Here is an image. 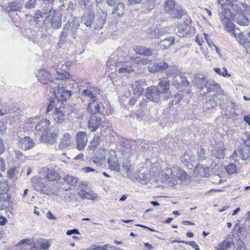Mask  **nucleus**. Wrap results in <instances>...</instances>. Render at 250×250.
Returning a JSON list of instances; mask_svg holds the SVG:
<instances>
[{"mask_svg":"<svg viewBox=\"0 0 250 250\" xmlns=\"http://www.w3.org/2000/svg\"><path fill=\"white\" fill-rule=\"evenodd\" d=\"M54 88V95L57 100V103L56 104L55 111L52 115L54 122L57 124H61L65 120L66 110L64 107L62 105L63 101H66L71 95V91L70 90H64L62 86L60 89V85L57 86V89Z\"/></svg>","mask_w":250,"mask_h":250,"instance_id":"nucleus-1","label":"nucleus"},{"mask_svg":"<svg viewBox=\"0 0 250 250\" xmlns=\"http://www.w3.org/2000/svg\"><path fill=\"white\" fill-rule=\"evenodd\" d=\"M169 81L164 80L159 82L158 86H151L147 88L146 93L147 99L154 102H158L162 94H165L164 98H167L170 93L169 90Z\"/></svg>","mask_w":250,"mask_h":250,"instance_id":"nucleus-2","label":"nucleus"},{"mask_svg":"<svg viewBox=\"0 0 250 250\" xmlns=\"http://www.w3.org/2000/svg\"><path fill=\"white\" fill-rule=\"evenodd\" d=\"M57 73L58 74L55 78V80L58 81V83H54V79L51 77V74L48 71L43 69L41 70L39 72L38 79L42 83H46L48 82H50V88L53 89V90H54L53 87L55 86V89H57L59 84L60 85V89L62 88L61 87L62 86L63 89H64L63 85V81L69 78V74L66 71H63L62 73L57 71ZM53 93H54V91H53Z\"/></svg>","mask_w":250,"mask_h":250,"instance_id":"nucleus-3","label":"nucleus"},{"mask_svg":"<svg viewBox=\"0 0 250 250\" xmlns=\"http://www.w3.org/2000/svg\"><path fill=\"white\" fill-rule=\"evenodd\" d=\"M80 24L75 22H67L64 25L60 34L58 44L62 45L66 42L71 43L76 38Z\"/></svg>","mask_w":250,"mask_h":250,"instance_id":"nucleus-4","label":"nucleus"},{"mask_svg":"<svg viewBox=\"0 0 250 250\" xmlns=\"http://www.w3.org/2000/svg\"><path fill=\"white\" fill-rule=\"evenodd\" d=\"M50 125V122L47 119H42L36 125L35 127V133L36 135L40 136V140L44 142H49L54 140L56 135L54 136L50 137V135L47 133L49 126Z\"/></svg>","mask_w":250,"mask_h":250,"instance_id":"nucleus-5","label":"nucleus"},{"mask_svg":"<svg viewBox=\"0 0 250 250\" xmlns=\"http://www.w3.org/2000/svg\"><path fill=\"white\" fill-rule=\"evenodd\" d=\"M107 12L101 8L97 10L96 15L94 18L93 26L95 29H102L107 18Z\"/></svg>","mask_w":250,"mask_h":250,"instance_id":"nucleus-6","label":"nucleus"},{"mask_svg":"<svg viewBox=\"0 0 250 250\" xmlns=\"http://www.w3.org/2000/svg\"><path fill=\"white\" fill-rule=\"evenodd\" d=\"M171 168L166 167L161 172L162 179L166 182L170 186L172 187L177 185L178 180L175 174Z\"/></svg>","mask_w":250,"mask_h":250,"instance_id":"nucleus-7","label":"nucleus"},{"mask_svg":"<svg viewBox=\"0 0 250 250\" xmlns=\"http://www.w3.org/2000/svg\"><path fill=\"white\" fill-rule=\"evenodd\" d=\"M121 146V150L124 156H130L136 151V145L133 141L126 140L122 144Z\"/></svg>","mask_w":250,"mask_h":250,"instance_id":"nucleus-8","label":"nucleus"},{"mask_svg":"<svg viewBox=\"0 0 250 250\" xmlns=\"http://www.w3.org/2000/svg\"><path fill=\"white\" fill-rule=\"evenodd\" d=\"M133 58L130 61H120L115 62V65L119 68V73L121 74L130 73L133 71L132 63Z\"/></svg>","mask_w":250,"mask_h":250,"instance_id":"nucleus-9","label":"nucleus"},{"mask_svg":"<svg viewBox=\"0 0 250 250\" xmlns=\"http://www.w3.org/2000/svg\"><path fill=\"white\" fill-rule=\"evenodd\" d=\"M205 88H206V91H205L203 90V94L204 95H206L208 93L211 92H215L216 96L222 95L224 93V91L223 89L221 88L220 85L213 81H208Z\"/></svg>","mask_w":250,"mask_h":250,"instance_id":"nucleus-10","label":"nucleus"},{"mask_svg":"<svg viewBox=\"0 0 250 250\" xmlns=\"http://www.w3.org/2000/svg\"><path fill=\"white\" fill-rule=\"evenodd\" d=\"M76 147L78 149H83L88 142L87 136L85 132L79 131L76 134Z\"/></svg>","mask_w":250,"mask_h":250,"instance_id":"nucleus-11","label":"nucleus"},{"mask_svg":"<svg viewBox=\"0 0 250 250\" xmlns=\"http://www.w3.org/2000/svg\"><path fill=\"white\" fill-rule=\"evenodd\" d=\"M94 114H92L91 117L88 123V126L91 131H95L99 126L102 124V119L98 116L95 111H93Z\"/></svg>","mask_w":250,"mask_h":250,"instance_id":"nucleus-12","label":"nucleus"},{"mask_svg":"<svg viewBox=\"0 0 250 250\" xmlns=\"http://www.w3.org/2000/svg\"><path fill=\"white\" fill-rule=\"evenodd\" d=\"M32 186L34 189L41 193H44L45 188L46 180L41 177L33 178L31 181Z\"/></svg>","mask_w":250,"mask_h":250,"instance_id":"nucleus-13","label":"nucleus"},{"mask_svg":"<svg viewBox=\"0 0 250 250\" xmlns=\"http://www.w3.org/2000/svg\"><path fill=\"white\" fill-rule=\"evenodd\" d=\"M212 155L218 159H222L225 155L224 144L220 142L214 145L211 150Z\"/></svg>","mask_w":250,"mask_h":250,"instance_id":"nucleus-14","label":"nucleus"},{"mask_svg":"<svg viewBox=\"0 0 250 250\" xmlns=\"http://www.w3.org/2000/svg\"><path fill=\"white\" fill-rule=\"evenodd\" d=\"M166 33L164 27L161 25L152 26L148 29V35L150 38H158Z\"/></svg>","mask_w":250,"mask_h":250,"instance_id":"nucleus-15","label":"nucleus"},{"mask_svg":"<svg viewBox=\"0 0 250 250\" xmlns=\"http://www.w3.org/2000/svg\"><path fill=\"white\" fill-rule=\"evenodd\" d=\"M174 173L176 174L177 179L184 181L187 183H189L191 181V176L186 171L179 167H173Z\"/></svg>","mask_w":250,"mask_h":250,"instance_id":"nucleus-16","label":"nucleus"},{"mask_svg":"<svg viewBox=\"0 0 250 250\" xmlns=\"http://www.w3.org/2000/svg\"><path fill=\"white\" fill-rule=\"evenodd\" d=\"M106 150L100 149L95 151L92 158V161L97 165H101L105 160Z\"/></svg>","mask_w":250,"mask_h":250,"instance_id":"nucleus-17","label":"nucleus"},{"mask_svg":"<svg viewBox=\"0 0 250 250\" xmlns=\"http://www.w3.org/2000/svg\"><path fill=\"white\" fill-rule=\"evenodd\" d=\"M145 85V81L139 80L132 83V88L133 93L136 97L141 95L144 91V86Z\"/></svg>","mask_w":250,"mask_h":250,"instance_id":"nucleus-18","label":"nucleus"},{"mask_svg":"<svg viewBox=\"0 0 250 250\" xmlns=\"http://www.w3.org/2000/svg\"><path fill=\"white\" fill-rule=\"evenodd\" d=\"M168 64L162 62L158 63H152L149 64L148 71L151 73H155L159 71H162L167 68Z\"/></svg>","mask_w":250,"mask_h":250,"instance_id":"nucleus-19","label":"nucleus"},{"mask_svg":"<svg viewBox=\"0 0 250 250\" xmlns=\"http://www.w3.org/2000/svg\"><path fill=\"white\" fill-rule=\"evenodd\" d=\"M72 143L73 138L72 136L69 133H65L61 139L59 147L61 149H64L70 146Z\"/></svg>","mask_w":250,"mask_h":250,"instance_id":"nucleus-20","label":"nucleus"},{"mask_svg":"<svg viewBox=\"0 0 250 250\" xmlns=\"http://www.w3.org/2000/svg\"><path fill=\"white\" fill-rule=\"evenodd\" d=\"M47 11H49V13L50 15L52 13L51 9H49ZM48 17V11L42 12L38 10L36 11L34 15V21L37 24H39L40 22L43 21V19H46Z\"/></svg>","mask_w":250,"mask_h":250,"instance_id":"nucleus-21","label":"nucleus"},{"mask_svg":"<svg viewBox=\"0 0 250 250\" xmlns=\"http://www.w3.org/2000/svg\"><path fill=\"white\" fill-rule=\"evenodd\" d=\"M7 4L6 10L8 12L20 11L22 6V3L19 0L9 2Z\"/></svg>","mask_w":250,"mask_h":250,"instance_id":"nucleus-22","label":"nucleus"},{"mask_svg":"<svg viewBox=\"0 0 250 250\" xmlns=\"http://www.w3.org/2000/svg\"><path fill=\"white\" fill-rule=\"evenodd\" d=\"M94 12L92 11L86 12L82 17V23L84 24L87 27L91 26L93 23Z\"/></svg>","mask_w":250,"mask_h":250,"instance_id":"nucleus-23","label":"nucleus"},{"mask_svg":"<svg viewBox=\"0 0 250 250\" xmlns=\"http://www.w3.org/2000/svg\"><path fill=\"white\" fill-rule=\"evenodd\" d=\"M194 82L200 91L204 90L206 84L208 82L207 79L202 74H198L194 79Z\"/></svg>","mask_w":250,"mask_h":250,"instance_id":"nucleus-24","label":"nucleus"},{"mask_svg":"<svg viewBox=\"0 0 250 250\" xmlns=\"http://www.w3.org/2000/svg\"><path fill=\"white\" fill-rule=\"evenodd\" d=\"M232 8V9L236 12L238 13L241 14L242 15L245 12L248 10L249 8V6L244 3H234L232 1L231 2V4L230 6Z\"/></svg>","mask_w":250,"mask_h":250,"instance_id":"nucleus-25","label":"nucleus"},{"mask_svg":"<svg viewBox=\"0 0 250 250\" xmlns=\"http://www.w3.org/2000/svg\"><path fill=\"white\" fill-rule=\"evenodd\" d=\"M233 244L232 238L230 236L228 235L226 239L218 244L216 249L217 250H227Z\"/></svg>","mask_w":250,"mask_h":250,"instance_id":"nucleus-26","label":"nucleus"},{"mask_svg":"<svg viewBox=\"0 0 250 250\" xmlns=\"http://www.w3.org/2000/svg\"><path fill=\"white\" fill-rule=\"evenodd\" d=\"M21 146L23 150H27L32 148L35 145L34 141L29 137L26 136L21 140Z\"/></svg>","mask_w":250,"mask_h":250,"instance_id":"nucleus-27","label":"nucleus"},{"mask_svg":"<svg viewBox=\"0 0 250 250\" xmlns=\"http://www.w3.org/2000/svg\"><path fill=\"white\" fill-rule=\"evenodd\" d=\"M195 173L203 177H208L209 176V168L208 167H204L203 165H198L195 169Z\"/></svg>","mask_w":250,"mask_h":250,"instance_id":"nucleus-28","label":"nucleus"},{"mask_svg":"<svg viewBox=\"0 0 250 250\" xmlns=\"http://www.w3.org/2000/svg\"><path fill=\"white\" fill-rule=\"evenodd\" d=\"M195 158L193 153L190 151H187L182 155L181 157L182 162L185 165L194 162Z\"/></svg>","mask_w":250,"mask_h":250,"instance_id":"nucleus-29","label":"nucleus"},{"mask_svg":"<svg viewBox=\"0 0 250 250\" xmlns=\"http://www.w3.org/2000/svg\"><path fill=\"white\" fill-rule=\"evenodd\" d=\"M108 164L111 170L116 171H120V167L116 157L110 156L108 160Z\"/></svg>","mask_w":250,"mask_h":250,"instance_id":"nucleus-30","label":"nucleus"},{"mask_svg":"<svg viewBox=\"0 0 250 250\" xmlns=\"http://www.w3.org/2000/svg\"><path fill=\"white\" fill-rule=\"evenodd\" d=\"M175 41L174 38L172 37L167 38L160 42L159 45L163 49H166L170 47Z\"/></svg>","mask_w":250,"mask_h":250,"instance_id":"nucleus-31","label":"nucleus"},{"mask_svg":"<svg viewBox=\"0 0 250 250\" xmlns=\"http://www.w3.org/2000/svg\"><path fill=\"white\" fill-rule=\"evenodd\" d=\"M161 0H143L142 4L144 8L152 10L156 4H158Z\"/></svg>","mask_w":250,"mask_h":250,"instance_id":"nucleus-32","label":"nucleus"},{"mask_svg":"<svg viewBox=\"0 0 250 250\" xmlns=\"http://www.w3.org/2000/svg\"><path fill=\"white\" fill-rule=\"evenodd\" d=\"M46 178L50 182H53L60 179L59 174L55 170L48 169Z\"/></svg>","mask_w":250,"mask_h":250,"instance_id":"nucleus-33","label":"nucleus"},{"mask_svg":"<svg viewBox=\"0 0 250 250\" xmlns=\"http://www.w3.org/2000/svg\"><path fill=\"white\" fill-rule=\"evenodd\" d=\"M138 179L143 184H146L150 180V175L147 172L144 171L142 172L139 170L138 174Z\"/></svg>","mask_w":250,"mask_h":250,"instance_id":"nucleus-34","label":"nucleus"},{"mask_svg":"<svg viewBox=\"0 0 250 250\" xmlns=\"http://www.w3.org/2000/svg\"><path fill=\"white\" fill-rule=\"evenodd\" d=\"M176 33L180 37H183L188 33L189 30L187 26L183 24H180L175 29Z\"/></svg>","mask_w":250,"mask_h":250,"instance_id":"nucleus-35","label":"nucleus"},{"mask_svg":"<svg viewBox=\"0 0 250 250\" xmlns=\"http://www.w3.org/2000/svg\"><path fill=\"white\" fill-rule=\"evenodd\" d=\"M125 6L123 3H119L112 11V14L117 16L118 18L121 17L124 14Z\"/></svg>","mask_w":250,"mask_h":250,"instance_id":"nucleus-36","label":"nucleus"},{"mask_svg":"<svg viewBox=\"0 0 250 250\" xmlns=\"http://www.w3.org/2000/svg\"><path fill=\"white\" fill-rule=\"evenodd\" d=\"M136 54L144 56H150L152 55L151 50L143 46L137 47L135 49Z\"/></svg>","mask_w":250,"mask_h":250,"instance_id":"nucleus-37","label":"nucleus"},{"mask_svg":"<svg viewBox=\"0 0 250 250\" xmlns=\"http://www.w3.org/2000/svg\"><path fill=\"white\" fill-rule=\"evenodd\" d=\"M51 25L54 28L58 29L61 26L62 19L59 16L54 15L51 20Z\"/></svg>","mask_w":250,"mask_h":250,"instance_id":"nucleus-38","label":"nucleus"},{"mask_svg":"<svg viewBox=\"0 0 250 250\" xmlns=\"http://www.w3.org/2000/svg\"><path fill=\"white\" fill-rule=\"evenodd\" d=\"M187 12L180 8L174 9L172 11L171 16L173 18L181 19L182 17L186 15Z\"/></svg>","mask_w":250,"mask_h":250,"instance_id":"nucleus-39","label":"nucleus"},{"mask_svg":"<svg viewBox=\"0 0 250 250\" xmlns=\"http://www.w3.org/2000/svg\"><path fill=\"white\" fill-rule=\"evenodd\" d=\"M79 195L83 199H86L95 200L97 198V196H93L92 193L87 192L83 189H81L79 192Z\"/></svg>","mask_w":250,"mask_h":250,"instance_id":"nucleus-40","label":"nucleus"},{"mask_svg":"<svg viewBox=\"0 0 250 250\" xmlns=\"http://www.w3.org/2000/svg\"><path fill=\"white\" fill-rule=\"evenodd\" d=\"M175 4L174 0H166L164 3L165 11L167 12H172L174 10Z\"/></svg>","mask_w":250,"mask_h":250,"instance_id":"nucleus-41","label":"nucleus"},{"mask_svg":"<svg viewBox=\"0 0 250 250\" xmlns=\"http://www.w3.org/2000/svg\"><path fill=\"white\" fill-rule=\"evenodd\" d=\"M222 23L226 25V29L229 32L234 31L233 27V23L229 18L225 17L222 20Z\"/></svg>","mask_w":250,"mask_h":250,"instance_id":"nucleus-42","label":"nucleus"},{"mask_svg":"<svg viewBox=\"0 0 250 250\" xmlns=\"http://www.w3.org/2000/svg\"><path fill=\"white\" fill-rule=\"evenodd\" d=\"M87 99L89 100V103L87 106V110L88 112L92 113L93 111H94L92 107L93 106H95L96 102H97L96 97L93 95L92 96V97H90Z\"/></svg>","mask_w":250,"mask_h":250,"instance_id":"nucleus-43","label":"nucleus"},{"mask_svg":"<svg viewBox=\"0 0 250 250\" xmlns=\"http://www.w3.org/2000/svg\"><path fill=\"white\" fill-rule=\"evenodd\" d=\"M241 154L242 159L246 160L250 156V146H246L241 149L239 152Z\"/></svg>","mask_w":250,"mask_h":250,"instance_id":"nucleus-44","label":"nucleus"},{"mask_svg":"<svg viewBox=\"0 0 250 250\" xmlns=\"http://www.w3.org/2000/svg\"><path fill=\"white\" fill-rule=\"evenodd\" d=\"M63 180L67 184H70L71 186H75L78 182V178L76 177L67 175L63 178Z\"/></svg>","mask_w":250,"mask_h":250,"instance_id":"nucleus-45","label":"nucleus"},{"mask_svg":"<svg viewBox=\"0 0 250 250\" xmlns=\"http://www.w3.org/2000/svg\"><path fill=\"white\" fill-rule=\"evenodd\" d=\"M214 70L216 73L227 78H229L231 76L230 74L228 73L227 69L226 67H223L222 69L218 68H215Z\"/></svg>","mask_w":250,"mask_h":250,"instance_id":"nucleus-46","label":"nucleus"},{"mask_svg":"<svg viewBox=\"0 0 250 250\" xmlns=\"http://www.w3.org/2000/svg\"><path fill=\"white\" fill-rule=\"evenodd\" d=\"M93 107L95 108V110L94 111L95 112H98L100 113L101 114H104V111H105V108L104 106L102 103L99 102H96V104H95V106H93Z\"/></svg>","mask_w":250,"mask_h":250,"instance_id":"nucleus-47","label":"nucleus"},{"mask_svg":"<svg viewBox=\"0 0 250 250\" xmlns=\"http://www.w3.org/2000/svg\"><path fill=\"white\" fill-rule=\"evenodd\" d=\"M234 21L241 25H248L249 24L248 20L244 17L242 15H240V17L239 18L236 17Z\"/></svg>","mask_w":250,"mask_h":250,"instance_id":"nucleus-48","label":"nucleus"},{"mask_svg":"<svg viewBox=\"0 0 250 250\" xmlns=\"http://www.w3.org/2000/svg\"><path fill=\"white\" fill-rule=\"evenodd\" d=\"M9 190V186L7 181H0V191L6 193Z\"/></svg>","mask_w":250,"mask_h":250,"instance_id":"nucleus-49","label":"nucleus"},{"mask_svg":"<svg viewBox=\"0 0 250 250\" xmlns=\"http://www.w3.org/2000/svg\"><path fill=\"white\" fill-rule=\"evenodd\" d=\"M101 138V134L97 133L94 137L92 142L91 145L93 146H97L100 144Z\"/></svg>","mask_w":250,"mask_h":250,"instance_id":"nucleus-50","label":"nucleus"},{"mask_svg":"<svg viewBox=\"0 0 250 250\" xmlns=\"http://www.w3.org/2000/svg\"><path fill=\"white\" fill-rule=\"evenodd\" d=\"M168 70V72L167 75L169 76H173V77H176V76L177 75V68L176 66H169Z\"/></svg>","mask_w":250,"mask_h":250,"instance_id":"nucleus-51","label":"nucleus"},{"mask_svg":"<svg viewBox=\"0 0 250 250\" xmlns=\"http://www.w3.org/2000/svg\"><path fill=\"white\" fill-rule=\"evenodd\" d=\"M17 174V168L15 167H12L7 171L8 177L11 179L16 177Z\"/></svg>","mask_w":250,"mask_h":250,"instance_id":"nucleus-52","label":"nucleus"},{"mask_svg":"<svg viewBox=\"0 0 250 250\" xmlns=\"http://www.w3.org/2000/svg\"><path fill=\"white\" fill-rule=\"evenodd\" d=\"M39 245L40 246V248L43 250H47L50 244L48 242V241L45 240H41V241L39 242Z\"/></svg>","mask_w":250,"mask_h":250,"instance_id":"nucleus-53","label":"nucleus"},{"mask_svg":"<svg viewBox=\"0 0 250 250\" xmlns=\"http://www.w3.org/2000/svg\"><path fill=\"white\" fill-rule=\"evenodd\" d=\"M226 170L229 174H233L236 172L235 165L231 164L226 167Z\"/></svg>","mask_w":250,"mask_h":250,"instance_id":"nucleus-54","label":"nucleus"},{"mask_svg":"<svg viewBox=\"0 0 250 250\" xmlns=\"http://www.w3.org/2000/svg\"><path fill=\"white\" fill-rule=\"evenodd\" d=\"M198 159L200 160H205L207 156L205 153V150L203 148H201L198 151Z\"/></svg>","mask_w":250,"mask_h":250,"instance_id":"nucleus-55","label":"nucleus"},{"mask_svg":"<svg viewBox=\"0 0 250 250\" xmlns=\"http://www.w3.org/2000/svg\"><path fill=\"white\" fill-rule=\"evenodd\" d=\"M245 138H244V144L246 146H250V131L247 132L245 134Z\"/></svg>","mask_w":250,"mask_h":250,"instance_id":"nucleus-56","label":"nucleus"},{"mask_svg":"<svg viewBox=\"0 0 250 250\" xmlns=\"http://www.w3.org/2000/svg\"><path fill=\"white\" fill-rule=\"evenodd\" d=\"M236 250H246L244 244L240 239H238L236 242Z\"/></svg>","mask_w":250,"mask_h":250,"instance_id":"nucleus-57","label":"nucleus"},{"mask_svg":"<svg viewBox=\"0 0 250 250\" xmlns=\"http://www.w3.org/2000/svg\"><path fill=\"white\" fill-rule=\"evenodd\" d=\"M37 0H29L25 4V7L27 9H32L35 7Z\"/></svg>","mask_w":250,"mask_h":250,"instance_id":"nucleus-58","label":"nucleus"},{"mask_svg":"<svg viewBox=\"0 0 250 250\" xmlns=\"http://www.w3.org/2000/svg\"><path fill=\"white\" fill-rule=\"evenodd\" d=\"M237 41L241 44L244 45H248L250 43V42L248 41V38L244 37V35H243L241 38H239Z\"/></svg>","mask_w":250,"mask_h":250,"instance_id":"nucleus-59","label":"nucleus"},{"mask_svg":"<svg viewBox=\"0 0 250 250\" xmlns=\"http://www.w3.org/2000/svg\"><path fill=\"white\" fill-rule=\"evenodd\" d=\"M232 1L229 0H218V3L223 7L225 5L230 6L231 4Z\"/></svg>","mask_w":250,"mask_h":250,"instance_id":"nucleus-60","label":"nucleus"},{"mask_svg":"<svg viewBox=\"0 0 250 250\" xmlns=\"http://www.w3.org/2000/svg\"><path fill=\"white\" fill-rule=\"evenodd\" d=\"M10 197L8 194L5 193H0V200H2L3 202L7 203L8 202Z\"/></svg>","mask_w":250,"mask_h":250,"instance_id":"nucleus-61","label":"nucleus"},{"mask_svg":"<svg viewBox=\"0 0 250 250\" xmlns=\"http://www.w3.org/2000/svg\"><path fill=\"white\" fill-rule=\"evenodd\" d=\"M82 95L87 98V99L90 97H92L93 96V93L89 90L88 89H85L82 92Z\"/></svg>","mask_w":250,"mask_h":250,"instance_id":"nucleus-62","label":"nucleus"},{"mask_svg":"<svg viewBox=\"0 0 250 250\" xmlns=\"http://www.w3.org/2000/svg\"><path fill=\"white\" fill-rule=\"evenodd\" d=\"M232 34L233 35L234 37L236 38V40H237L239 38H241L243 35V33L240 31H233L232 32Z\"/></svg>","mask_w":250,"mask_h":250,"instance_id":"nucleus-63","label":"nucleus"},{"mask_svg":"<svg viewBox=\"0 0 250 250\" xmlns=\"http://www.w3.org/2000/svg\"><path fill=\"white\" fill-rule=\"evenodd\" d=\"M90 0H78V2L81 7L85 8Z\"/></svg>","mask_w":250,"mask_h":250,"instance_id":"nucleus-64","label":"nucleus"}]
</instances>
